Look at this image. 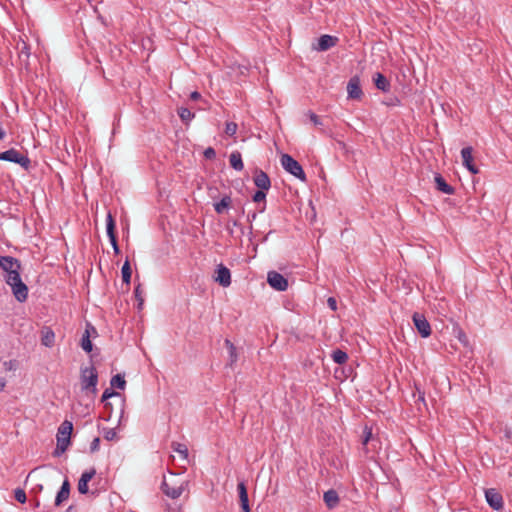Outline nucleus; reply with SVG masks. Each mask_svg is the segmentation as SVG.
Masks as SVG:
<instances>
[{
    "mask_svg": "<svg viewBox=\"0 0 512 512\" xmlns=\"http://www.w3.org/2000/svg\"><path fill=\"white\" fill-rule=\"evenodd\" d=\"M41 344L48 348L53 347L55 344V333L48 326L43 327L41 330Z\"/></svg>",
    "mask_w": 512,
    "mask_h": 512,
    "instance_id": "aec40b11",
    "label": "nucleus"
},
{
    "mask_svg": "<svg viewBox=\"0 0 512 512\" xmlns=\"http://www.w3.org/2000/svg\"><path fill=\"white\" fill-rule=\"evenodd\" d=\"M91 494H92V495H96V494H97V492H96V491H92V492H91Z\"/></svg>",
    "mask_w": 512,
    "mask_h": 512,
    "instance_id": "680f3d73",
    "label": "nucleus"
},
{
    "mask_svg": "<svg viewBox=\"0 0 512 512\" xmlns=\"http://www.w3.org/2000/svg\"><path fill=\"white\" fill-rule=\"evenodd\" d=\"M19 263L20 261L12 256H0V268L6 273L15 269L16 265Z\"/></svg>",
    "mask_w": 512,
    "mask_h": 512,
    "instance_id": "5701e85b",
    "label": "nucleus"
},
{
    "mask_svg": "<svg viewBox=\"0 0 512 512\" xmlns=\"http://www.w3.org/2000/svg\"><path fill=\"white\" fill-rule=\"evenodd\" d=\"M70 488H71L70 482L66 478L63 481L60 490L56 494L55 502H54L56 507H59L63 502L68 500L69 495H70Z\"/></svg>",
    "mask_w": 512,
    "mask_h": 512,
    "instance_id": "f3484780",
    "label": "nucleus"
},
{
    "mask_svg": "<svg viewBox=\"0 0 512 512\" xmlns=\"http://www.w3.org/2000/svg\"><path fill=\"white\" fill-rule=\"evenodd\" d=\"M172 450L176 453H178L182 459L188 458V448L185 444L178 443V442H172L171 444Z\"/></svg>",
    "mask_w": 512,
    "mask_h": 512,
    "instance_id": "473e14b6",
    "label": "nucleus"
},
{
    "mask_svg": "<svg viewBox=\"0 0 512 512\" xmlns=\"http://www.w3.org/2000/svg\"><path fill=\"white\" fill-rule=\"evenodd\" d=\"M472 151V147L470 146L464 147L461 150L462 163L472 174H477L479 173V169L473 163Z\"/></svg>",
    "mask_w": 512,
    "mask_h": 512,
    "instance_id": "4468645a",
    "label": "nucleus"
},
{
    "mask_svg": "<svg viewBox=\"0 0 512 512\" xmlns=\"http://www.w3.org/2000/svg\"><path fill=\"white\" fill-rule=\"evenodd\" d=\"M395 100H396V104L400 103L399 99L395 98Z\"/></svg>",
    "mask_w": 512,
    "mask_h": 512,
    "instance_id": "052dcab7",
    "label": "nucleus"
},
{
    "mask_svg": "<svg viewBox=\"0 0 512 512\" xmlns=\"http://www.w3.org/2000/svg\"><path fill=\"white\" fill-rule=\"evenodd\" d=\"M331 357L337 364H344L348 360V355L341 349H336L332 352Z\"/></svg>",
    "mask_w": 512,
    "mask_h": 512,
    "instance_id": "2f4dec72",
    "label": "nucleus"
},
{
    "mask_svg": "<svg viewBox=\"0 0 512 512\" xmlns=\"http://www.w3.org/2000/svg\"><path fill=\"white\" fill-rule=\"evenodd\" d=\"M1 161H9L19 164L23 168H28L30 165V159L28 156L21 154L14 148L8 149L0 153Z\"/></svg>",
    "mask_w": 512,
    "mask_h": 512,
    "instance_id": "20e7f679",
    "label": "nucleus"
},
{
    "mask_svg": "<svg viewBox=\"0 0 512 512\" xmlns=\"http://www.w3.org/2000/svg\"><path fill=\"white\" fill-rule=\"evenodd\" d=\"M121 274H122V281L129 285L130 284V281H131V274H132V270H131V266H130V263L128 260H126L121 268Z\"/></svg>",
    "mask_w": 512,
    "mask_h": 512,
    "instance_id": "7c9ffc66",
    "label": "nucleus"
},
{
    "mask_svg": "<svg viewBox=\"0 0 512 512\" xmlns=\"http://www.w3.org/2000/svg\"><path fill=\"white\" fill-rule=\"evenodd\" d=\"M338 42V38L335 36H331L328 34L322 35L318 39L317 46L315 49L317 51H327L330 48L334 47Z\"/></svg>",
    "mask_w": 512,
    "mask_h": 512,
    "instance_id": "dca6fc26",
    "label": "nucleus"
},
{
    "mask_svg": "<svg viewBox=\"0 0 512 512\" xmlns=\"http://www.w3.org/2000/svg\"><path fill=\"white\" fill-rule=\"evenodd\" d=\"M73 431V424L71 421L65 420L61 423V425L58 428L56 437L59 438H71V434Z\"/></svg>",
    "mask_w": 512,
    "mask_h": 512,
    "instance_id": "b1692460",
    "label": "nucleus"
},
{
    "mask_svg": "<svg viewBox=\"0 0 512 512\" xmlns=\"http://www.w3.org/2000/svg\"><path fill=\"white\" fill-rule=\"evenodd\" d=\"M116 437V431L113 428H107L104 431V438L108 441L113 440Z\"/></svg>",
    "mask_w": 512,
    "mask_h": 512,
    "instance_id": "ea45409f",
    "label": "nucleus"
},
{
    "mask_svg": "<svg viewBox=\"0 0 512 512\" xmlns=\"http://www.w3.org/2000/svg\"><path fill=\"white\" fill-rule=\"evenodd\" d=\"M4 136H5V132L0 127V140H2L4 138Z\"/></svg>",
    "mask_w": 512,
    "mask_h": 512,
    "instance_id": "603ef678",
    "label": "nucleus"
},
{
    "mask_svg": "<svg viewBox=\"0 0 512 512\" xmlns=\"http://www.w3.org/2000/svg\"><path fill=\"white\" fill-rule=\"evenodd\" d=\"M204 157L206 159L212 160L216 157V151L212 147H208L204 151Z\"/></svg>",
    "mask_w": 512,
    "mask_h": 512,
    "instance_id": "a19ab883",
    "label": "nucleus"
},
{
    "mask_svg": "<svg viewBox=\"0 0 512 512\" xmlns=\"http://www.w3.org/2000/svg\"><path fill=\"white\" fill-rule=\"evenodd\" d=\"M188 485V481H177V475L171 474L169 479L166 477L163 478L161 483V491L171 499H178L188 488Z\"/></svg>",
    "mask_w": 512,
    "mask_h": 512,
    "instance_id": "f257e3e1",
    "label": "nucleus"
},
{
    "mask_svg": "<svg viewBox=\"0 0 512 512\" xmlns=\"http://www.w3.org/2000/svg\"><path fill=\"white\" fill-rule=\"evenodd\" d=\"M110 385L112 388H117L120 390H124L126 386V381L124 375L116 374L110 380Z\"/></svg>",
    "mask_w": 512,
    "mask_h": 512,
    "instance_id": "c756f323",
    "label": "nucleus"
},
{
    "mask_svg": "<svg viewBox=\"0 0 512 512\" xmlns=\"http://www.w3.org/2000/svg\"><path fill=\"white\" fill-rule=\"evenodd\" d=\"M280 162L286 172L290 173L302 182L307 181V177L302 166L291 155L283 154L280 158Z\"/></svg>",
    "mask_w": 512,
    "mask_h": 512,
    "instance_id": "7ed1b4c3",
    "label": "nucleus"
},
{
    "mask_svg": "<svg viewBox=\"0 0 512 512\" xmlns=\"http://www.w3.org/2000/svg\"><path fill=\"white\" fill-rule=\"evenodd\" d=\"M268 284L275 290L283 292L288 288V280L277 271H269L267 274Z\"/></svg>",
    "mask_w": 512,
    "mask_h": 512,
    "instance_id": "39448f33",
    "label": "nucleus"
},
{
    "mask_svg": "<svg viewBox=\"0 0 512 512\" xmlns=\"http://www.w3.org/2000/svg\"><path fill=\"white\" fill-rule=\"evenodd\" d=\"M370 441H374L373 434H372V428L368 425H365L363 428V435H362V446L365 453H368L367 445Z\"/></svg>",
    "mask_w": 512,
    "mask_h": 512,
    "instance_id": "cd10ccee",
    "label": "nucleus"
},
{
    "mask_svg": "<svg viewBox=\"0 0 512 512\" xmlns=\"http://www.w3.org/2000/svg\"><path fill=\"white\" fill-rule=\"evenodd\" d=\"M307 116L309 117V119L311 120V122H312L314 125H316V126H320V125H322V121H321V119H320V118H319V116H318V115H316L314 112H312V111H310V110H309V111L307 112Z\"/></svg>",
    "mask_w": 512,
    "mask_h": 512,
    "instance_id": "58836bf2",
    "label": "nucleus"
},
{
    "mask_svg": "<svg viewBox=\"0 0 512 512\" xmlns=\"http://www.w3.org/2000/svg\"><path fill=\"white\" fill-rule=\"evenodd\" d=\"M119 393L111 388H106L102 394L101 401L104 402L112 397L118 396Z\"/></svg>",
    "mask_w": 512,
    "mask_h": 512,
    "instance_id": "e433bc0d",
    "label": "nucleus"
},
{
    "mask_svg": "<svg viewBox=\"0 0 512 512\" xmlns=\"http://www.w3.org/2000/svg\"><path fill=\"white\" fill-rule=\"evenodd\" d=\"M229 356H230V360L231 362H235L237 360V354H236V349L235 350H229Z\"/></svg>",
    "mask_w": 512,
    "mask_h": 512,
    "instance_id": "09e8293b",
    "label": "nucleus"
},
{
    "mask_svg": "<svg viewBox=\"0 0 512 512\" xmlns=\"http://www.w3.org/2000/svg\"><path fill=\"white\" fill-rule=\"evenodd\" d=\"M229 162L233 169L236 171H242L244 168V164L242 161V156L239 151H233L229 156Z\"/></svg>",
    "mask_w": 512,
    "mask_h": 512,
    "instance_id": "393cba45",
    "label": "nucleus"
},
{
    "mask_svg": "<svg viewBox=\"0 0 512 512\" xmlns=\"http://www.w3.org/2000/svg\"><path fill=\"white\" fill-rule=\"evenodd\" d=\"M266 191L259 189L257 190L254 195L252 196V200L256 203H263L262 207L259 209L260 213H263L266 209Z\"/></svg>",
    "mask_w": 512,
    "mask_h": 512,
    "instance_id": "c85d7f7f",
    "label": "nucleus"
},
{
    "mask_svg": "<svg viewBox=\"0 0 512 512\" xmlns=\"http://www.w3.org/2000/svg\"><path fill=\"white\" fill-rule=\"evenodd\" d=\"M66 447H62V446H59L57 445L54 452H53V455L55 457H59L61 454H63L65 451H66Z\"/></svg>",
    "mask_w": 512,
    "mask_h": 512,
    "instance_id": "a18cd8bd",
    "label": "nucleus"
},
{
    "mask_svg": "<svg viewBox=\"0 0 512 512\" xmlns=\"http://www.w3.org/2000/svg\"><path fill=\"white\" fill-rule=\"evenodd\" d=\"M20 53L21 54H25L26 57H29V55H30V49H29L28 45L25 42L22 43V47L20 49Z\"/></svg>",
    "mask_w": 512,
    "mask_h": 512,
    "instance_id": "49530a36",
    "label": "nucleus"
},
{
    "mask_svg": "<svg viewBox=\"0 0 512 512\" xmlns=\"http://www.w3.org/2000/svg\"><path fill=\"white\" fill-rule=\"evenodd\" d=\"M419 399L423 401V400H424V395H423V394H422V395H420V396H419Z\"/></svg>",
    "mask_w": 512,
    "mask_h": 512,
    "instance_id": "6e6d98bb",
    "label": "nucleus"
},
{
    "mask_svg": "<svg viewBox=\"0 0 512 512\" xmlns=\"http://www.w3.org/2000/svg\"><path fill=\"white\" fill-rule=\"evenodd\" d=\"M115 228H116L115 220H114L111 212H108L107 217H106L107 236H108L110 243L113 247L114 253L119 254L120 248H119V245L117 242V235H116Z\"/></svg>",
    "mask_w": 512,
    "mask_h": 512,
    "instance_id": "0eeeda50",
    "label": "nucleus"
},
{
    "mask_svg": "<svg viewBox=\"0 0 512 512\" xmlns=\"http://www.w3.org/2000/svg\"><path fill=\"white\" fill-rule=\"evenodd\" d=\"M214 280L222 287H229L231 284V272L223 264H219L215 270Z\"/></svg>",
    "mask_w": 512,
    "mask_h": 512,
    "instance_id": "9d476101",
    "label": "nucleus"
},
{
    "mask_svg": "<svg viewBox=\"0 0 512 512\" xmlns=\"http://www.w3.org/2000/svg\"><path fill=\"white\" fill-rule=\"evenodd\" d=\"M232 203V199L229 195H225L219 202L214 203V209L216 213L222 214Z\"/></svg>",
    "mask_w": 512,
    "mask_h": 512,
    "instance_id": "a878e982",
    "label": "nucleus"
},
{
    "mask_svg": "<svg viewBox=\"0 0 512 512\" xmlns=\"http://www.w3.org/2000/svg\"><path fill=\"white\" fill-rule=\"evenodd\" d=\"M21 263L17 264L15 269L11 270L9 273H7L5 277L6 283L10 286L14 282H18L21 280Z\"/></svg>",
    "mask_w": 512,
    "mask_h": 512,
    "instance_id": "bb28decb",
    "label": "nucleus"
},
{
    "mask_svg": "<svg viewBox=\"0 0 512 512\" xmlns=\"http://www.w3.org/2000/svg\"><path fill=\"white\" fill-rule=\"evenodd\" d=\"M73 509H74V507H73V506H69V507L67 508L66 512H73Z\"/></svg>",
    "mask_w": 512,
    "mask_h": 512,
    "instance_id": "864d4df0",
    "label": "nucleus"
},
{
    "mask_svg": "<svg viewBox=\"0 0 512 512\" xmlns=\"http://www.w3.org/2000/svg\"><path fill=\"white\" fill-rule=\"evenodd\" d=\"M237 491L239 494L242 512H250L248 493H247V488H246L244 481H240L237 484Z\"/></svg>",
    "mask_w": 512,
    "mask_h": 512,
    "instance_id": "a211bd4d",
    "label": "nucleus"
},
{
    "mask_svg": "<svg viewBox=\"0 0 512 512\" xmlns=\"http://www.w3.org/2000/svg\"><path fill=\"white\" fill-rule=\"evenodd\" d=\"M92 336H97V330L92 324L88 323L80 341L81 348L87 353H90L93 349V344L90 340Z\"/></svg>",
    "mask_w": 512,
    "mask_h": 512,
    "instance_id": "9b49d317",
    "label": "nucleus"
},
{
    "mask_svg": "<svg viewBox=\"0 0 512 512\" xmlns=\"http://www.w3.org/2000/svg\"><path fill=\"white\" fill-rule=\"evenodd\" d=\"M348 98L353 100H361L363 91L361 88V81L358 76H353L349 79L347 84Z\"/></svg>",
    "mask_w": 512,
    "mask_h": 512,
    "instance_id": "6e6552de",
    "label": "nucleus"
},
{
    "mask_svg": "<svg viewBox=\"0 0 512 512\" xmlns=\"http://www.w3.org/2000/svg\"><path fill=\"white\" fill-rule=\"evenodd\" d=\"M412 320L421 337L427 338L431 335L430 323L423 314L415 312L412 316Z\"/></svg>",
    "mask_w": 512,
    "mask_h": 512,
    "instance_id": "423d86ee",
    "label": "nucleus"
},
{
    "mask_svg": "<svg viewBox=\"0 0 512 512\" xmlns=\"http://www.w3.org/2000/svg\"><path fill=\"white\" fill-rule=\"evenodd\" d=\"M388 105H393V100H390V102H388Z\"/></svg>",
    "mask_w": 512,
    "mask_h": 512,
    "instance_id": "bf43d9fd",
    "label": "nucleus"
},
{
    "mask_svg": "<svg viewBox=\"0 0 512 512\" xmlns=\"http://www.w3.org/2000/svg\"><path fill=\"white\" fill-rule=\"evenodd\" d=\"M436 189L444 194L452 195L455 192L454 187L446 182L441 174L437 173L434 177Z\"/></svg>",
    "mask_w": 512,
    "mask_h": 512,
    "instance_id": "6ab92c4d",
    "label": "nucleus"
},
{
    "mask_svg": "<svg viewBox=\"0 0 512 512\" xmlns=\"http://www.w3.org/2000/svg\"><path fill=\"white\" fill-rule=\"evenodd\" d=\"M5 383H0V391L4 388Z\"/></svg>",
    "mask_w": 512,
    "mask_h": 512,
    "instance_id": "5fc2aeb1",
    "label": "nucleus"
},
{
    "mask_svg": "<svg viewBox=\"0 0 512 512\" xmlns=\"http://www.w3.org/2000/svg\"><path fill=\"white\" fill-rule=\"evenodd\" d=\"M323 500L329 509L335 508L339 504V496L336 490L330 489L323 495Z\"/></svg>",
    "mask_w": 512,
    "mask_h": 512,
    "instance_id": "4be33fe9",
    "label": "nucleus"
},
{
    "mask_svg": "<svg viewBox=\"0 0 512 512\" xmlns=\"http://www.w3.org/2000/svg\"><path fill=\"white\" fill-rule=\"evenodd\" d=\"M99 447H100V438L96 437L92 440V442L90 444V452L94 453V452L98 451Z\"/></svg>",
    "mask_w": 512,
    "mask_h": 512,
    "instance_id": "79ce46f5",
    "label": "nucleus"
},
{
    "mask_svg": "<svg viewBox=\"0 0 512 512\" xmlns=\"http://www.w3.org/2000/svg\"><path fill=\"white\" fill-rule=\"evenodd\" d=\"M142 292H143V290H142V288H141V285H140V284H138V285L135 287V289H134V295H135V297H136V299H137V301H138V309H141V308H142V306H143V303H144V299H143V297H142Z\"/></svg>",
    "mask_w": 512,
    "mask_h": 512,
    "instance_id": "f704fd0d",
    "label": "nucleus"
},
{
    "mask_svg": "<svg viewBox=\"0 0 512 512\" xmlns=\"http://www.w3.org/2000/svg\"><path fill=\"white\" fill-rule=\"evenodd\" d=\"M256 217H257V212H253L251 214L250 213L248 214V220L249 221H254L256 219Z\"/></svg>",
    "mask_w": 512,
    "mask_h": 512,
    "instance_id": "3c124183",
    "label": "nucleus"
},
{
    "mask_svg": "<svg viewBox=\"0 0 512 512\" xmlns=\"http://www.w3.org/2000/svg\"><path fill=\"white\" fill-rule=\"evenodd\" d=\"M327 304L331 310H333V311L337 310V301L335 298L329 297L327 300Z\"/></svg>",
    "mask_w": 512,
    "mask_h": 512,
    "instance_id": "c03bdc74",
    "label": "nucleus"
},
{
    "mask_svg": "<svg viewBox=\"0 0 512 512\" xmlns=\"http://www.w3.org/2000/svg\"><path fill=\"white\" fill-rule=\"evenodd\" d=\"M57 445L66 447V449H67L68 446L70 445V439L64 438V437H62V438L57 437Z\"/></svg>",
    "mask_w": 512,
    "mask_h": 512,
    "instance_id": "37998d69",
    "label": "nucleus"
},
{
    "mask_svg": "<svg viewBox=\"0 0 512 512\" xmlns=\"http://www.w3.org/2000/svg\"><path fill=\"white\" fill-rule=\"evenodd\" d=\"M178 115H179L180 119L183 122H185V123H188L189 121H191L195 117V114L193 112H191L186 107L179 108L178 109Z\"/></svg>",
    "mask_w": 512,
    "mask_h": 512,
    "instance_id": "72a5a7b5",
    "label": "nucleus"
},
{
    "mask_svg": "<svg viewBox=\"0 0 512 512\" xmlns=\"http://www.w3.org/2000/svg\"><path fill=\"white\" fill-rule=\"evenodd\" d=\"M255 186L262 190H269L271 187V181L266 172L260 169H256L253 177Z\"/></svg>",
    "mask_w": 512,
    "mask_h": 512,
    "instance_id": "2eb2a0df",
    "label": "nucleus"
},
{
    "mask_svg": "<svg viewBox=\"0 0 512 512\" xmlns=\"http://www.w3.org/2000/svg\"><path fill=\"white\" fill-rule=\"evenodd\" d=\"M15 499L22 504L25 503L27 500L25 491L21 488H17L15 490Z\"/></svg>",
    "mask_w": 512,
    "mask_h": 512,
    "instance_id": "4c0bfd02",
    "label": "nucleus"
},
{
    "mask_svg": "<svg viewBox=\"0 0 512 512\" xmlns=\"http://www.w3.org/2000/svg\"><path fill=\"white\" fill-rule=\"evenodd\" d=\"M388 105H393V100H390V102H388Z\"/></svg>",
    "mask_w": 512,
    "mask_h": 512,
    "instance_id": "13d9d810",
    "label": "nucleus"
},
{
    "mask_svg": "<svg viewBox=\"0 0 512 512\" xmlns=\"http://www.w3.org/2000/svg\"><path fill=\"white\" fill-rule=\"evenodd\" d=\"M225 345L228 350H235L234 344L229 339H225Z\"/></svg>",
    "mask_w": 512,
    "mask_h": 512,
    "instance_id": "8fccbe9b",
    "label": "nucleus"
},
{
    "mask_svg": "<svg viewBox=\"0 0 512 512\" xmlns=\"http://www.w3.org/2000/svg\"><path fill=\"white\" fill-rule=\"evenodd\" d=\"M388 105H393V100H390V102H388Z\"/></svg>",
    "mask_w": 512,
    "mask_h": 512,
    "instance_id": "4d7b16f0",
    "label": "nucleus"
},
{
    "mask_svg": "<svg viewBox=\"0 0 512 512\" xmlns=\"http://www.w3.org/2000/svg\"><path fill=\"white\" fill-rule=\"evenodd\" d=\"M12 293L16 300L20 303H23L28 298V287L27 285L21 280L18 282H14L10 285Z\"/></svg>",
    "mask_w": 512,
    "mask_h": 512,
    "instance_id": "f8f14e48",
    "label": "nucleus"
},
{
    "mask_svg": "<svg viewBox=\"0 0 512 512\" xmlns=\"http://www.w3.org/2000/svg\"><path fill=\"white\" fill-rule=\"evenodd\" d=\"M237 124L235 122H227L226 125H225V133L228 135V136H234L237 132Z\"/></svg>",
    "mask_w": 512,
    "mask_h": 512,
    "instance_id": "c9c22d12",
    "label": "nucleus"
},
{
    "mask_svg": "<svg viewBox=\"0 0 512 512\" xmlns=\"http://www.w3.org/2000/svg\"><path fill=\"white\" fill-rule=\"evenodd\" d=\"M190 99L193 101H197V100L201 99V94L198 91H193L190 94Z\"/></svg>",
    "mask_w": 512,
    "mask_h": 512,
    "instance_id": "de8ad7c7",
    "label": "nucleus"
},
{
    "mask_svg": "<svg viewBox=\"0 0 512 512\" xmlns=\"http://www.w3.org/2000/svg\"><path fill=\"white\" fill-rule=\"evenodd\" d=\"M485 498L489 506L494 510L498 511L504 506L502 495L494 488L485 490Z\"/></svg>",
    "mask_w": 512,
    "mask_h": 512,
    "instance_id": "1a4fd4ad",
    "label": "nucleus"
},
{
    "mask_svg": "<svg viewBox=\"0 0 512 512\" xmlns=\"http://www.w3.org/2000/svg\"><path fill=\"white\" fill-rule=\"evenodd\" d=\"M373 82L376 88L383 92H388L391 88L390 81L380 72L374 74Z\"/></svg>",
    "mask_w": 512,
    "mask_h": 512,
    "instance_id": "412c9836",
    "label": "nucleus"
},
{
    "mask_svg": "<svg viewBox=\"0 0 512 512\" xmlns=\"http://www.w3.org/2000/svg\"><path fill=\"white\" fill-rule=\"evenodd\" d=\"M80 380L82 390H91L93 393L97 391L98 372L93 363L89 367H81Z\"/></svg>",
    "mask_w": 512,
    "mask_h": 512,
    "instance_id": "f03ea898",
    "label": "nucleus"
},
{
    "mask_svg": "<svg viewBox=\"0 0 512 512\" xmlns=\"http://www.w3.org/2000/svg\"><path fill=\"white\" fill-rule=\"evenodd\" d=\"M96 475V469L92 467L89 470H86L82 473L79 481H78V491L80 494H88L89 486L88 483L93 479Z\"/></svg>",
    "mask_w": 512,
    "mask_h": 512,
    "instance_id": "ddd939ff",
    "label": "nucleus"
}]
</instances>
